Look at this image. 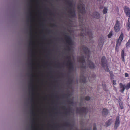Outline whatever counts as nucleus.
Masks as SVG:
<instances>
[{
	"label": "nucleus",
	"mask_w": 130,
	"mask_h": 130,
	"mask_svg": "<svg viewBox=\"0 0 130 130\" xmlns=\"http://www.w3.org/2000/svg\"><path fill=\"white\" fill-rule=\"evenodd\" d=\"M82 48L84 52L86 55L85 58H87V59L89 68L91 69H94V64L91 61L89 60L90 56V51L88 48L85 46H83Z\"/></svg>",
	"instance_id": "obj_1"
},
{
	"label": "nucleus",
	"mask_w": 130,
	"mask_h": 130,
	"mask_svg": "<svg viewBox=\"0 0 130 130\" xmlns=\"http://www.w3.org/2000/svg\"><path fill=\"white\" fill-rule=\"evenodd\" d=\"M101 65L105 71L109 72L110 70L107 64L106 59L104 56L102 57L101 59Z\"/></svg>",
	"instance_id": "obj_2"
},
{
	"label": "nucleus",
	"mask_w": 130,
	"mask_h": 130,
	"mask_svg": "<svg viewBox=\"0 0 130 130\" xmlns=\"http://www.w3.org/2000/svg\"><path fill=\"white\" fill-rule=\"evenodd\" d=\"M66 58L68 59L66 63V65L69 67V71L73 70L74 69V66L73 63L70 60L71 57L70 56L66 57Z\"/></svg>",
	"instance_id": "obj_3"
},
{
	"label": "nucleus",
	"mask_w": 130,
	"mask_h": 130,
	"mask_svg": "<svg viewBox=\"0 0 130 130\" xmlns=\"http://www.w3.org/2000/svg\"><path fill=\"white\" fill-rule=\"evenodd\" d=\"M88 110L86 107H81L77 108L76 110L77 113L79 114H86L88 112Z\"/></svg>",
	"instance_id": "obj_4"
},
{
	"label": "nucleus",
	"mask_w": 130,
	"mask_h": 130,
	"mask_svg": "<svg viewBox=\"0 0 130 130\" xmlns=\"http://www.w3.org/2000/svg\"><path fill=\"white\" fill-rule=\"evenodd\" d=\"M64 36L65 39L66 43L69 45H73V43L71 37L69 36L66 35H65Z\"/></svg>",
	"instance_id": "obj_5"
},
{
	"label": "nucleus",
	"mask_w": 130,
	"mask_h": 130,
	"mask_svg": "<svg viewBox=\"0 0 130 130\" xmlns=\"http://www.w3.org/2000/svg\"><path fill=\"white\" fill-rule=\"evenodd\" d=\"M77 9L79 10V12L81 14H83L85 13V7L82 5L80 4L77 6Z\"/></svg>",
	"instance_id": "obj_6"
},
{
	"label": "nucleus",
	"mask_w": 130,
	"mask_h": 130,
	"mask_svg": "<svg viewBox=\"0 0 130 130\" xmlns=\"http://www.w3.org/2000/svg\"><path fill=\"white\" fill-rule=\"evenodd\" d=\"M119 118H120L119 116H118L116 117L114 126V128L115 129H117L120 125V121L119 120Z\"/></svg>",
	"instance_id": "obj_7"
},
{
	"label": "nucleus",
	"mask_w": 130,
	"mask_h": 130,
	"mask_svg": "<svg viewBox=\"0 0 130 130\" xmlns=\"http://www.w3.org/2000/svg\"><path fill=\"white\" fill-rule=\"evenodd\" d=\"M85 31V35L88 36L89 39H91L92 38V35L91 31L88 29H86Z\"/></svg>",
	"instance_id": "obj_8"
},
{
	"label": "nucleus",
	"mask_w": 130,
	"mask_h": 130,
	"mask_svg": "<svg viewBox=\"0 0 130 130\" xmlns=\"http://www.w3.org/2000/svg\"><path fill=\"white\" fill-rule=\"evenodd\" d=\"M114 28L115 31L116 32H117L119 31V22L118 20H117L116 21Z\"/></svg>",
	"instance_id": "obj_9"
},
{
	"label": "nucleus",
	"mask_w": 130,
	"mask_h": 130,
	"mask_svg": "<svg viewBox=\"0 0 130 130\" xmlns=\"http://www.w3.org/2000/svg\"><path fill=\"white\" fill-rule=\"evenodd\" d=\"M123 38V34L121 33L119 36L118 40L117 41V44H119V46L120 45L122 41Z\"/></svg>",
	"instance_id": "obj_10"
},
{
	"label": "nucleus",
	"mask_w": 130,
	"mask_h": 130,
	"mask_svg": "<svg viewBox=\"0 0 130 130\" xmlns=\"http://www.w3.org/2000/svg\"><path fill=\"white\" fill-rule=\"evenodd\" d=\"M124 10L126 15L128 16H130V9L129 8L125 6L124 7Z\"/></svg>",
	"instance_id": "obj_11"
},
{
	"label": "nucleus",
	"mask_w": 130,
	"mask_h": 130,
	"mask_svg": "<svg viewBox=\"0 0 130 130\" xmlns=\"http://www.w3.org/2000/svg\"><path fill=\"white\" fill-rule=\"evenodd\" d=\"M119 86L120 89V92L122 93H123L125 89V85H124L122 83H120L119 84Z\"/></svg>",
	"instance_id": "obj_12"
},
{
	"label": "nucleus",
	"mask_w": 130,
	"mask_h": 130,
	"mask_svg": "<svg viewBox=\"0 0 130 130\" xmlns=\"http://www.w3.org/2000/svg\"><path fill=\"white\" fill-rule=\"evenodd\" d=\"M126 56V54L124 52V50H122L121 53V56L122 61L125 62L124 56Z\"/></svg>",
	"instance_id": "obj_13"
},
{
	"label": "nucleus",
	"mask_w": 130,
	"mask_h": 130,
	"mask_svg": "<svg viewBox=\"0 0 130 130\" xmlns=\"http://www.w3.org/2000/svg\"><path fill=\"white\" fill-rule=\"evenodd\" d=\"M71 15L72 17H74L76 16L75 10L74 9L72 10L71 8H69V11L68 12Z\"/></svg>",
	"instance_id": "obj_14"
},
{
	"label": "nucleus",
	"mask_w": 130,
	"mask_h": 130,
	"mask_svg": "<svg viewBox=\"0 0 130 130\" xmlns=\"http://www.w3.org/2000/svg\"><path fill=\"white\" fill-rule=\"evenodd\" d=\"M78 61L79 62L83 63L85 62V57L84 56H82L80 57L78 59Z\"/></svg>",
	"instance_id": "obj_15"
},
{
	"label": "nucleus",
	"mask_w": 130,
	"mask_h": 130,
	"mask_svg": "<svg viewBox=\"0 0 130 130\" xmlns=\"http://www.w3.org/2000/svg\"><path fill=\"white\" fill-rule=\"evenodd\" d=\"M109 113L108 110L105 108H104L103 109L102 111V115L103 116L106 117Z\"/></svg>",
	"instance_id": "obj_16"
},
{
	"label": "nucleus",
	"mask_w": 130,
	"mask_h": 130,
	"mask_svg": "<svg viewBox=\"0 0 130 130\" xmlns=\"http://www.w3.org/2000/svg\"><path fill=\"white\" fill-rule=\"evenodd\" d=\"M92 16L94 18L98 19L100 18V14L98 12H95L93 13Z\"/></svg>",
	"instance_id": "obj_17"
},
{
	"label": "nucleus",
	"mask_w": 130,
	"mask_h": 130,
	"mask_svg": "<svg viewBox=\"0 0 130 130\" xmlns=\"http://www.w3.org/2000/svg\"><path fill=\"white\" fill-rule=\"evenodd\" d=\"M86 78L83 75H81L80 76V81L82 83H85L86 82Z\"/></svg>",
	"instance_id": "obj_18"
},
{
	"label": "nucleus",
	"mask_w": 130,
	"mask_h": 130,
	"mask_svg": "<svg viewBox=\"0 0 130 130\" xmlns=\"http://www.w3.org/2000/svg\"><path fill=\"white\" fill-rule=\"evenodd\" d=\"M31 75L32 76V77L31 78V83L30 84V85L31 87V89H32V91H33L34 90L33 89V79L32 77H33V75L32 74H31Z\"/></svg>",
	"instance_id": "obj_19"
},
{
	"label": "nucleus",
	"mask_w": 130,
	"mask_h": 130,
	"mask_svg": "<svg viewBox=\"0 0 130 130\" xmlns=\"http://www.w3.org/2000/svg\"><path fill=\"white\" fill-rule=\"evenodd\" d=\"M112 122V119H110L108 120L106 123V124L107 125V127L109 126L111 124Z\"/></svg>",
	"instance_id": "obj_20"
},
{
	"label": "nucleus",
	"mask_w": 130,
	"mask_h": 130,
	"mask_svg": "<svg viewBox=\"0 0 130 130\" xmlns=\"http://www.w3.org/2000/svg\"><path fill=\"white\" fill-rule=\"evenodd\" d=\"M65 2L67 3L69 5L70 7L69 8V9L70 8H71L72 6V2L70 1H67V0H65Z\"/></svg>",
	"instance_id": "obj_21"
},
{
	"label": "nucleus",
	"mask_w": 130,
	"mask_h": 130,
	"mask_svg": "<svg viewBox=\"0 0 130 130\" xmlns=\"http://www.w3.org/2000/svg\"><path fill=\"white\" fill-rule=\"evenodd\" d=\"M103 44V42L102 40L99 41V45L100 48H101Z\"/></svg>",
	"instance_id": "obj_22"
},
{
	"label": "nucleus",
	"mask_w": 130,
	"mask_h": 130,
	"mask_svg": "<svg viewBox=\"0 0 130 130\" xmlns=\"http://www.w3.org/2000/svg\"><path fill=\"white\" fill-rule=\"evenodd\" d=\"M125 89L126 90H128L130 88V82L128 83L126 85H125Z\"/></svg>",
	"instance_id": "obj_23"
},
{
	"label": "nucleus",
	"mask_w": 130,
	"mask_h": 130,
	"mask_svg": "<svg viewBox=\"0 0 130 130\" xmlns=\"http://www.w3.org/2000/svg\"><path fill=\"white\" fill-rule=\"evenodd\" d=\"M107 9L106 7H104L103 11V13L104 14H106L107 13Z\"/></svg>",
	"instance_id": "obj_24"
},
{
	"label": "nucleus",
	"mask_w": 130,
	"mask_h": 130,
	"mask_svg": "<svg viewBox=\"0 0 130 130\" xmlns=\"http://www.w3.org/2000/svg\"><path fill=\"white\" fill-rule=\"evenodd\" d=\"M126 47L127 48L130 47V39L128 40L126 44Z\"/></svg>",
	"instance_id": "obj_25"
},
{
	"label": "nucleus",
	"mask_w": 130,
	"mask_h": 130,
	"mask_svg": "<svg viewBox=\"0 0 130 130\" xmlns=\"http://www.w3.org/2000/svg\"><path fill=\"white\" fill-rule=\"evenodd\" d=\"M112 35V31H111L109 34L108 35V37L109 38H111Z\"/></svg>",
	"instance_id": "obj_26"
},
{
	"label": "nucleus",
	"mask_w": 130,
	"mask_h": 130,
	"mask_svg": "<svg viewBox=\"0 0 130 130\" xmlns=\"http://www.w3.org/2000/svg\"><path fill=\"white\" fill-rule=\"evenodd\" d=\"M32 110L31 111V113L32 114V115L33 116H34L35 114L33 110V106H32Z\"/></svg>",
	"instance_id": "obj_27"
},
{
	"label": "nucleus",
	"mask_w": 130,
	"mask_h": 130,
	"mask_svg": "<svg viewBox=\"0 0 130 130\" xmlns=\"http://www.w3.org/2000/svg\"><path fill=\"white\" fill-rule=\"evenodd\" d=\"M127 27L128 30L130 29V22H128V23L127 24Z\"/></svg>",
	"instance_id": "obj_28"
},
{
	"label": "nucleus",
	"mask_w": 130,
	"mask_h": 130,
	"mask_svg": "<svg viewBox=\"0 0 130 130\" xmlns=\"http://www.w3.org/2000/svg\"><path fill=\"white\" fill-rule=\"evenodd\" d=\"M85 99L87 101H89L90 100V98L89 96H87L85 98Z\"/></svg>",
	"instance_id": "obj_29"
},
{
	"label": "nucleus",
	"mask_w": 130,
	"mask_h": 130,
	"mask_svg": "<svg viewBox=\"0 0 130 130\" xmlns=\"http://www.w3.org/2000/svg\"><path fill=\"white\" fill-rule=\"evenodd\" d=\"M118 45H119V44H117V43L115 48L116 51H118L119 50V47L118 46Z\"/></svg>",
	"instance_id": "obj_30"
},
{
	"label": "nucleus",
	"mask_w": 130,
	"mask_h": 130,
	"mask_svg": "<svg viewBox=\"0 0 130 130\" xmlns=\"http://www.w3.org/2000/svg\"><path fill=\"white\" fill-rule=\"evenodd\" d=\"M81 67L82 68L86 69V66L85 65H83V64H82L81 66Z\"/></svg>",
	"instance_id": "obj_31"
},
{
	"label": "nucleus",
	"mask_w": 130,
	"mask_h": 130,
	"mask_svg": "<svg viewBox=\"0 0 130 130\" xmlns=\"http://www.w3.org/2000/svg\"><path fill=\"white\" fill-rule=\"evenodd\" d=\"M51 26L52 27H56V25L55 24H50Z\"/></svg>",
	"instance_id": "obj_32"
},
{
	"label": "nucleus",
	"mask_w": 130,
	"mask_h": 130,
	"mask_svg": "<svg viewBox=\"0 0 130 130\" xmlns=\"http://www.w3.org/2000/svg\"><path fill=\"white\" fill-rule=\"evenodd\" d=\"M97 128L96 127V124H94L93 125V130H96Z\"/></svg>",
	"instance_id": "obj_33"
},
{
	"label": "nucleus",
	"mask_w": 130,
	"mask_h": 130,
	"mask_svg": "<svg viewBox=\"0 0 130 130\" xmlns=\"http://www.w3.org/2000/svg\"><path fill=\"white\" fill-rule=\"evenodd\" d=\"M68 102L69 104H73V101L70 100H68Z\"/></svg>",
	"instance_id": "obj_34"
},
{
	"label": "nucleus",
	"mask_w": 130,
	"mask_h": 130,
	"mask_svg": "<svg viewBox=\"0 0 130 130\" xmlns=\"http://www.w3.org/2000/svg\"><path fill=\"white\" fill-rule=\"evenodd\" d=\"M102 85L103 87V89H104V90L105 91H106V85L105 84L103 85L102 84Z\"/></svg>",
	"instance_id": "obj_35"
},
{
	"label": "nucleus",
	"mask_w": 130,
	"mask_h": 130,
	"mask_svg": "<svg viewBox=\"0 0 130 130\" xmlns=\"http://www.w3.org/2000/svg\"><path fill=\"white\" fill-rule=\"evenodd\" d=\"M120 106L121 109H123V105L122 104H119Z\"/></svg>",
	"instance_id": "obj_36"
},
{
	"label": "nucleus",
	"mask_w": 130,
	"mask_h": 130,
	"mask_svg": "<svg viewBox=\"0 0 130 130\" xmlns=\"http://www.w3.org/2000/svg\"><path fill=\"white\" fill-rule=\"evenodd\" d=\"M125 77H128L129 76V75H128V74L127 73H125Z\"/></svg>",
	"instance_id": "obj_37"
},
{
	"label": "nucleus",
	"mask_w": 130,
	"mask_h": 130,
	"mask_svg": "<svg viewBox=\"0 0 130 130\" xmlns=\"http://www.w3.org/2000/svg\"><path fill=\"white\" fill-rule=\"evenodd\" d=\"M32 29H31L30 30V35H31V38L32 37Z\"/></svg>",
	"instance_id": "obj_38"
},
{
	"label": "nucleus",
	"mask_w": 130,
	"mask_h": 130,
	"mask_svg": "<svg viewBox=\"0 0 130 130\" xmlns=\"http://www.w3.org/2000/svg\"><path fill=\"white\" fill-rule=\"evenodd\" d=\"M73 81V80L72 79H69V80L68 82L70 83V84Z\"/></svg>",
	"instance_id": "obj_39"
},
{
	"label": "nucleus",
	"mask_w": 130,
	"mask_h": 130,
	"mask_svg": "<svg viewBox=\"0 0 130 130\" xmlns=\"http://www.w3.org/2000/svg\"><path fill=\"white\" fill-rule=\"evenodd\" d=\"M64 96L67 97V98L68 99V98L70 97L69 95L68 94H66Z\"/></svg>",
	"instance_id": "obj_40"
},
{
	"label": "nucleus",
	"mask_w": 130,
	"mask_h": 130,
	"mask_svg": "<svg viewBox=\"0 0 130 130\" xmlns=\"http://www.w3.org/2000/svg\"><path fill=\"white\" fill-rule=\"evenodd\" d=\"M71 50V49L70 47L69 46H68L67 50L68 51H70Z\"/></svg>",
	"instance_id": "obj_41"
},
{
	"label": "nucleus",
	"mask_w": 130,
	"mask_h": 130,
	"mask_svg": "<svg viewBox=\"0 0 130 130\" xmlns=\"http://www.w3.org/2000/svg\"><path fill=\"white\" fill-rule=\"evenodd\" d=\"M65 124L66 125V126H69V123L68 122H66Z\"/></svg>",
	"instance_id": "obj_42"
},
{
	"label": "nucleus",
	"mask_w": 130,
	"mask_h": 130,
	"mask_svg": "<svg viewBox=\"0 0 130 130\" xmlns=\"http://www.w3.org/2000/svg\"><path fill=\"white\" fill-rule=\"evenodd\" d=\"M113 83L114 85H116V81L115 80H113Z\"/></svg>",
	"instance_id": "obj_43"
},
{
	"label": "nucleus",
	"mask_w": 130,
	"mask_h": 130,
	"mask_svg": "<svg viewBox=\"0 0 130 130\" xmlns=\"http://www.w3.org/2000/svg\"><path fill=\"white\" fill-rule=\"evenodd\" d=\"M31 102H34L33 98L32 97V98H31Z\"/></svg>",
	"instance_id": "obj_44"
},
{
	"label": "nucleus",
	"mask_w": 130,
	"mask_h": 130,
	"mask_svg": "<svg viewBox=\"0 0 130 130\" xmlns=\"http://www.w3.org/2000/svg\"><path fill=\"white\" fill-rule=\"evenodd\" d=\"M29 44L30 45L32 44V41H30V42Z\"/></svg>",
	"instance_id": "obj_45"
},
{
	"label": "nucleus",
	"mask_w": 130,
	"mask_h": 130,
	"mask_svg": "<svg viewBox=\"0 0 130 130\" xmlns=\"http://www.w3.org/2000/svg\"><path fill=\"white\" fill-rule=\"evenodd\" d=\"M31 128L32 129V130H34V126H32V125L31 126Z\"/></svg>",
	"instance_id": "obj_46"
},
{
	"label": "nucleus",
	"mask_w": 130,
	"mask_h": 130,
	"mask_svg": "<svg viewBox=\"0 0 130 130\" xmlns=\"http://www.w3.org/2000/svg\"><path fill=\"white\" fill-rule=\"evenodd\" d=\"M128 18V22H130V16Z\"/></svg>",
	"instance_id": "obj_47"
},
{
	"label": "nucleus",
	"mask_w": 130,
	"mask_h": 130,
	"mask_svg": "<svg viewBox=\"0 0 130 130\" xmlns=\"http://www.w3.org/2000/svg\"><path fill=\"white\" fill-rule=\"evenodd\" d=\"M30 18L31 19V18H32V13H31V12L30 13Z\"/></svg>",
	"instance_id": "obj_48"
},
{
	"label": "nucleus",
	"mask_w": 130,
	"mask_h": 130,
	"mask_svg": "<svg viewBox=\"0 0 130 130\" xmlns=\"http://www.w3.org/2000/svg\"><path fill=\"white\" fill-rule=\"evenodd\" d=\"M34 118H33V119L32 120V121L33 123H34Z\"/></svg>",
	"instance_id": "obj_49"
},
{
	"label": "nucleus",
	"mask_w": 130,
	"mask_h": 130,
	"mask_svg": "<svg viewBox=\"0 0 130 130\" xmlns=\"http://www.w3.org/2000/svg\"><path fill=\"white\" fill-rule=\"evenodd\" d=\"M69 113V111H67V112H65V113L66 114H67L68 113Z\"/></svg>",
	"instance_id": "obj_50"
},
{
	"label": "nucleus",
	"mask_w": 130,
	"mask_h": 130,
	"mask_svg": "<svg viewBox=\"0 0 130 130\" xmlns=\"http://www.w3.org/2000/svg\"><path fill=\"white\" fill-rule=\"evenodd\" d=\"M33 55V52H32V53H31V55H32V56Z\"/></svg>",
	"instance_id": "obj_51"
},
{
	"label": "nucleus",
	"mask_w": 130,
	"mask_h": 130,
	"mask_svg": "<svg viewBox=\"0 0 130 130\" xmlns=\"http://www.w3.org/2000/svg\"><path fill=\"white\" fill-rule=\"evenodd\" d=\"M34 94L33 93H32V96H34Z\"/></svg>",
	"instance_id": "obj_52"
},
{
	"label": "nucleus",
	"mask_w": 130,
	"mask_h": 130,
	"mask_svg": "<svg viewBox=\"0 0 130 130\" xmlns=\"http://www.w3.org/2000/svg\"><path fill=\"white\" fill-rule=\"evenodd\" d=\"M51 15H52L53 14L52 13H50Z\"/></svg>",
	"instance_id": "obj_53"
},
{
	"label": "nucleus",
	"mask_w": 130,
	"mask_h": 130,
	"mask_svg": "<svg viewBox=\"0 0 130 130\" xmlns=\"http://www.w3.org/2000/svg\"><path fill=\"white\" fill-rule=\"evenodd\" d=\"M84 130H88L87 129H84Z\"/></svg>",
	"instance_id": "obj_54"
},
{
	"label": "nucleus",
	"mask_w": 130,
	"mask_h": 130,
	"mask_svg": "<svg viewBox=\"0 0 130 130\" xmlns=\"http://www.w3.org/2000/svg\"><path fill=\"white\" fill-rule=\"evenodd\" d=\"M32 62L30 63V64L32 65Z\"/></svg>",
	"instance_id": "obj_55"
},
{
	"label": "nucleus",
	"mask_w": 130,
	"mask_h": 130,
	"mask_svg": "<svg viewBox=\"0 0 130 130\" xmlns=\"http://www.w3.org/2000/svg\"><path fill=\"white\" fill-rule=\"evenodd\" d=\"M81 36H83V34H81Z\"/></svg>",
	"instance_id": "obj_56"
},
{
	"label": "nucleus",
	"mask_w": 130,
	"mask_h": 130,
	"mask_svg": "<svg viewBox=\"0 0 130 130\" xmlns=\"http://www.w3.org/2000/svg\"><path fill=\"white\" fill-rule=\"evenodd\" d=\"M55 97H57V96H55Z\"/></svg>",
	"instance_id": "obj_57"
},
{
	"label": "nucleus",
	"mask_w": 130,
	"mask_h": 130,
	"mask_svg": "<svg viewBox=\"0 0 130 130\" xmlns=\"http://www.w3.org/2000/svg\"><path fill=\"white\" fill-rule=\"evenodd\" d=\"M31 28H32V26H31Z\"/></svg>",
	"instance_id": "obj_58"
}]
</instances>
